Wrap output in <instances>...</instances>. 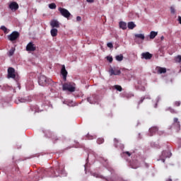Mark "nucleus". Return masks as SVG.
I'll return each mask as SVG.
<instances>
[{"label": "nucleus", "mask_w": 181, "mask_h": 181, "mask_svg": "<svg viewBox=\"0 0 181 181\" xmlns=\"http://www.w3.org/2000/svg\"><path fill=\"white\" fill-rule=\"evenodd\" d=\"M63 90L69 91L70 93H74L76 91V83L73 82H69L63 85Z\"/></svg>", "instance_id": "obj_1"}, {"label": "nucleus", "mask_w": 181, "mask_h": 181, "mask_svg": "<svg viewBox=\"0 0 181 181\" xmlns=\"http://www.w3.org/2000/svg\"><path fill=\"white\" fill-rule=\"evenodd\" d=\"M64 171V165L59 166V170H57V171H55L53 169H51L50 173H52V175H50V177H57L59 176L60 174L63 173Z\"/></svg>", "instance_id": "obj_2"}, {"label": "nucleus", "mask_w": 181, "mask_h": 181, "mask_svg": "<svg viewBox=\"0 0 181 181\" xmlns=\"http://www.w3.org/2000/svg\"><path fill=\"white\" fill-rule=\"evenodd\" d=\"M170 129H175L176 132L180 131V122L177 117L173 119V122L170 127Z\"/></svg>", "instance_id": "obj_3"}, {"label": "nucleus", "mask_w": 181, "mask_h": 181, "mask_svg": "<svg viewBox=\"0 0 181 181\" xmlns=\"http://www.w3.org/2000/svg\"><path fill=\"white\" fill-rule=\"evenodd\" d=\"M58 11L59 12H60L61 15L64 16V18H66V19H69V18L71 16V13H70V11H69V10L64 8L59 7L58 8Z\"/></svg>", "instance_id": "obj_4"}, {"label": "nucleus", "mask_w": 181, "mask_h": 181, "mask_svg": "<svg viewBox=\"0 0 181 181\" xmlns=\"http://www.w3.org/2000/svg\"><path fill=\"white\" fill-rule=\"evenodd\" d=\"M21 36V34L18 31H13L11 35H8V39L10 40V42H15V40H17L19 39V37Z\"/></svg>", "instance_id": "obj_5"}, {"label": "nucleus", "mask_w": 181, "mask_h": 181, "mask_svg": "<svg viewBox=\"0 0 181 181\" xmlns=\"http://www.w3.org/2000/svg\"><path fill=\"white\" fill-rule=\"evenodd\" d=\"M38 83L40 86H45L47 84H49V79H47V78L44 75H41L39 77Z\"/></svg>", "instance_id": "obj_6"}, {"label": "nucleus", "mask_w": 181, "mask_h": 181, "mask_svg": "<svg viewBox=\"0 0 181 181\" xmlns=\"http://www.w3.org/2000/svg\"><path fill=\"white\" fill-rule=\"evenodd\" d=\"M44 134L47 136V138H52L53 141H59V139L54 136L50 130H47L44 132Z\"/></svg>", "instance_id": "obj_7"}, {"label": "nucleus", "mask_w": 181, "mask_h": 181, "mask_svg": "<svg viewBox=\"0 0 181 181\" xmlns=\"http://www.w3.org/2000/svg\"><path fill=\"white\" fill-rule=\"evenodd\" d=\"M8 8L13 12H16V11H18L19 9V4H18V3H16V1H13L11 3H10Z\"/></svg>", "instance_id": "obj_8"}, {"label": "nucleus", "mask_w": 181, "mask_h": 181, "mask_svg": "<svg viewBox=\"0 0 181 181\" xmlns=\"http://www.w3.org/2000/svg\"><path fill=\"white\" fill-rule=\"evenodd\" d=\"M15 69L9 67L8 69V78H16Z\"/></svg>", "instance_id": "obj_9"}, {"label": "nucleus", "mask_w": 181, "mask_h": 181, "mask_svg": "<svg viewBox=\"0 0 181 181\" xmlns=\"http://www.w3.org/2000/svg\"><path fill=\"white\" fill-rule=\"evenodd\" d=\"M25 49L27 52H35L36 50V46L33 42H30L27 45Z\"/></svg>", "instance_id": "obj_10"}, {"label": "nucleus", "mask_w": 181, "mask_h": 181, "mask_svg": "<svg viewBox=\"0 0 181 181\" xmlns=\"http://www.w3.org/2000/svg\"><path fill=\"white\" fill-rule=\"evenodd\" d=\"M141 59H145L146 60H151L152 59V54L149 52H143L141 54Z\"/></svg>", "instance_id": "obj_11"}, {"label": "nucleus", "mask_w": 181, "mask_h": 181, "mask_svg": "<svg viewBox=\"0 0 181 181\" xmlns=\"http://www.w3.org/2000/svg\"><path fill=\"white\" fill-rule=\"evenodd\" d=\"M156 73H157V74H165V73H166V68L157 66L156 68Z\"/></svg>", "instance_id": "obj_12"}, {"label": "nucleus", "mask_w": 181, "mask_h": 181, "mask_svg": "<svg viewBox=\"0 0 181 181\" xmlns=\"http://www.w3.org/2000/svg\"><path fill=\"white\" fill-rule=\"evenodd\" d=\"M61 74L63 76V79L66 80L67 78V70H66V66L64 65H62V68L61 69Z\"/></svg>", "instance_id": "obj_13"}, {"label": "nucleus", "mask_w": 181, "mask_h": 181, "mask_svg": "<svg viewBox=\"0 0 181 181\" xmlns=\"http://www.w3.org/2000/svg\"><path fill=\"white\" fill-rule=\"evenodd\" d=\"M159 129L157 127H153L149 129V136H153L158 132Z\"/></svg>", "instance_id": "obj_14"}, {"label": "nucleus", "mask_w": 181, "mask_h": 181, "mask_svg": "<svg viewBox=\"0 0 181 181\" xmlns=\"http://www.w3.org/2000/svg\"><path fill=\"white\" fill-rule=\"evenodd\" d=\"M18 101L19 103H30V101H32V98L30 96L21 98L18 99Z\"/></svg>", "instance_id": "obj_15"}, {"label": "nucleus", "mask_w": 181, "mask_h": 181, "mask_svg": "<svg viewBox=\"0 0 181 181\" xmlns=\"http://www.w3.org/2000/svg\"><path fill=\"white\" fill-rule=\"evenodd\" d=\"M50 25L54 29V28H60V23H59V21H57V20H53L51 21Z\"/></svg>", "instance_id": "obj_16"}, {"label": "nucleus", "mask_w": 181, "mask_h": 181, "mask_svg": "<svg viewBox=\"0 0 181 181\" xmlns=\"http://www.w3.org/2000/svg\"><path fill=\"white\" fill-rule=\"evenodd\" d=\"M110 71V76H119V74H121L120 70L111 69Z\"/></svg>", "instance_id": "obj_17"}, {"label": "nucleus", "mask_w": 181, "mask_h": 181, "mask_svg": "<svg viewBox=\"0 0 181 181\" xmlns=\"http://www.w3.org/2000/svg\"><path fill=\"white\" fill-rule=\"evenodd\" d=\"M119 25L120 29H122L123 30H125V29H127V23L124 21H120Z\"/></svg>", "instance_id": "obj_18"}, {"label": "nucleus", "mask_w": 181, "mask_h": 181, "mask_svg": "<svg viewBox=\"0 0 181 181\" xmlns=\"http://www.w3.org/2000/svg\"><path fill=\"white\" fill-rule=\"evenodd\" d=\"M127 28H129V29L132 30L134 28H136V25H135V23H134V22L131 21L127 23Z\"/></svg>", "instance_id": "obj_19"}, {"label": "nucleus", "mask_w": 181, "mask_h": 181, "mask_svg": "<svg viewBox=\"0 0 181 181\" xmlns=\"http://www.w3.org/2000/svg\"><path fill=\"white\" fill-rule=\"evenodd\" d=\"M57 29L56 28H53L51 30L50 33L52 37H56V36H57Z\"/></svg>", "instance_id": "obj_20"}, {"label": "nucleus", "mask_w": 181, "mask_h": 181, "mask_svg": "<svg viewBox=\"0 0 181 181\" xmlns=\"http://www.w3.org/2000/svg\"><path fill=\"white\" fill-rule=\"evenodd\" d=\"M156 36H158V32L151 31L150 33V36H149L150 39H155Z\"/></svg>", "instance_id": "obj_21"}, {"label": "nucleus", "mask_w": 181, "mask_h": 181, "mask_svg": "<svg viewBox=\"0 0 181 181\" xmlns=\"http://www.w3.org/2000/svg\"><path fill=\"white\" fill-rule=\"evenodd\" d=\"M15 53V48L12 47L9 51H8V56L9 57L13 56Z\"/></svg>", "instance_id": "obj_22"}, {"label": "nucleus", "mask_w": 181, "mask_h": 181, "mask_svg": "<svg viewBox=\"0 0 181 181\" xmlns=\"http://www.w3.org/2000/svg\"><path fill=\"white\" fill-rule=\"evenodd\" d=\"M135 37H138L139 39L144 40L145 39V35L144 34H136Z\"/></svg>", "instance_id": "obj_23"}, {"label": "nucleus", "mask_w": 181, "mask_h": 181, "mask_svg": "<svg viewBox=\"0 0 181 181\" xmlns=\"http://www.w3.org/2000/svg\"><path fill=\"white\" fill-rule=\"evenodd\" d=\"M115 59L117 60V62H122V60H124V56H122V54L117 55L116 56Z\"/></svg>", "instance_id": "obj_24"}, {"label": "nucleus", "mask_w": 181, "mask_h": 181, "mask_svg": "<svg viewBox=\"0 0 181 181\" xmlns=\"http://www.w3.org/2000/svg\"><path fill=\"white\" fill-rule=\"evenodd\" d=\"M114 88H115V90H117V91H122V87L119 85H115L114 86Z\"/></svg>", "instance_id": "obj_25"}, {"label": "nucleus", "mask_w": 181, "mask_h": 181, "mask_svg": "<svg viewBox=\"0 0 181 181\" xmlns=\"http://www.w3.org/2000/svg\"><path fill=\"white\" fill-rule=\"evenodd\" d=\"M97 144H98V145H101V144H104V139L103 138H98L97 139Z\"/></svg>", "instance_id": "obj_26"}, {"label": "nucleus", "mask_w": 181, "mask_h": 181, "mask_svg": "<svg viewBox=\"0 0 181 181\" xmlns=\"http://www.w3.org/2000/svg\"><path fill=\"white\" fill-rule=\"evenodd\" d=\"M175 60L176 63H181V55H177Z\"/></svg>", "instance_id": "obj_27"}, {"label": "nucleus", "mask_w": 181, "mask_h": 181, "mask_svg": "<svg viewBox=\"0 0 181 181\" xmlns=\"http://www.w3.org/2000/svg\"><path fill=\"white\" fill-rule=\"evenodd\" d=\"M49 9H56V4L52 3L49 4Z\"/></svg>", "instance_id": "obj_28"}, {"label": "nucleus", "mask_w": 181, "mask_h": 181, "mask_svg": "<svg viewBox=\"0 0 181 181\" xmlns=\"http://www.w3.org/2000/svg\"><path fill=\"white\" fill-rule=\"evenodd\" d=\"M1 30H3L4 33H8V28H6V27H5L4 25H2L1 27Z\"/></svg>", "instance_id": "obj_29"}, {"label": "nucleus", "mask_w": 181, "mask_h": 181, "mask_svg": "<svg viewBox=\"0 0 181 181\" xmlns=\"http://www.w3.org/2000/svg\"><path fill=\"white\" fill-rule=\"evenodd\" d=\"M168 111H170V112H171V114H177V112H176V110H175V109H173L172 107H169Z\"/></svg>", "instance_id": "obj_30"}, {"label": "nucleus", "mask_w": 181, "mask_h": 181, "mask_svg": "<svg viewBox=\"0 0 181 181\" xmlns=\"http://www.w3.org/2000/svg\"><path fill=\"white\" fill-rule=\"evenodd\" d=\"M106 59H107V61L109 62V63H112V60H113L112 57L108 56L106 57Z\"/></svg>", "instance_id": "obj_31"}, {"label": "nucleus", "mask_w": 181, "mask_h": 181, "mask_svg": "<svg viewBox=\"0 0 181 181\" xmlns=\"http://www.w3.org/2000/svg\"><path fill=\"white\" fill-rule=\"evenodd\" d=\"M114 141H115V146L117 148V146H118V143L119 142V141L118 140V139H115Z\"/></svg>", "instance_id": "obj_32"}, {"label": "nucleus", "mask_w": 181, "mask_h": 181, "mask_svg": "<svg viewBox=\"0 0 181 181\" xmlns=\"http://www.w3.org/2000/svg\"><path fill=\"white\" fill-rule=\"evenodd\" d=\"M107 47H110V49H112V47H114V45H112V42H108L107 44Z\"/></svg>", "instance_id": "obj_33"}, {"label": "nucleus", "mask_w": 181, "mask_h": 181, "mask_svg": "<svg viewBox=\"0 0 181 181\" xmlns=\"http://www.w3.org/2000/svg\"><path fill=\"white\" fill-rule=\"evenodd\" d=\"M92 176H94V177H101V175H99L95 173H92Z\"/></svg>", "instance_id": "obj_34"}, {"label": "nucleus", "mask_w": 181, "mask_h": 181, "mask_svg": "<svg viewBox=\"0 0 181 181\" xmlns=\"http://www.w3.org/2000/svg\"><path fill=\"white\" fill-rule=\"evenodd\" d=\"M180 104H181L180 101H176L175 103V107H180Z\"/></svg>", "instance_id": "obj_35"}, {"label": "nucleus", "mask_w": 181, "mask_h": 181, "mask_svg": "<svg viewBox=\"0 0 181 181\" xmlns=\"http://www.w3.org/2000/svg\"><path fill=\"white\" fill-rule=\"evenodd\" d=\"M122 155H127L129 156H131V153H129V151H124L122 153Z\"/></svg>", "instance_id": "obj_36"}, {"label": "nucleus", "mask_w": 181, "mask_h": 181, "mask_svg": "<svg viewBox=\"0 0 181 181\" xmlns=\"http://www.w3.org/2000/svg\"><path fill=\"white\" fill-rule=\"evenodd\" d=\"M170 12L171 13H175L176 11L175 10V8L170 7Z\"/></svg>", "instance_id": "obj_37"}, {"label": "nucleus", "mask_w": 181, "mask_h": 181, "mask_svg": "<svg viewBox=\"0 0 181 181\" xmlns=\"http://www.w3.org/2000/svg\"><path fill=\"white\" fill-rule=\"evenodd\" d=\"M144 100H145V97H142L141 99L139 101V104H142Z\"/></svg>", "instance_id": "obj_38"}, {"label": "nucleus", "mask_w": 181, "mask_h": 181, "mask_svg": "<svg viewBox=\"0 0 181 181\" xmlns=\"http://www.w3.org/2000/svg\"><path fill=\"white\" fill-rule=\"evenodd\" d=\"M76 21L77 22H81V16H77L76 17Z\"/></svg>", "instance_id": "obj_39"}, {"label": "nucleus", "mask_w": 181, "mask_h": 181, "mask_svg": "<svg viewBox=\"0 0 181 181\" xmlns=\"http://www.w3.org/2000/svg\"><path fill=\"white\" fill-rule=\"evenodd\" d=\"M86 2H88L89 4H93L94 2V0H86Z\"/></svg>", "instance_id": "obj_40"}, {"label": "nucleus", "mask_w": 181, "mask_h": 181, "mask_svg": "<svg viewBox=\"0 0 181 181\" xmlns=\"http://www.w3.org/2000/svg\"><path fill=\"white\" fill-rule=\"evenodd\" d=\"M87 101H88V103H90V104H92V103H91V98H87Z\"/></svg>", "instance_id": "obj_41"}, {"label": "nucleus", "mask_w": 181, "mask_h": 181, "mask_svg": "<svg viewBox=\"0 0 181 181\" xmlns=\"http://www.w3.org/2000/svg\"><path fill=\"white\" fill-rule=\"evenodd\" d=\"M33 108H36V106H33V107H30V110H31L32 111H33Z\"/></svg>", "instance_id": "obj_42"}, {"label": "nucleus", "mask_w": 181, "mask_h": 181, "mask_svg": "<svg viewBox=\"0 0 181 181\" xmlns=\"http://www.w3.org/2000/svg\"><path fill=\"white\" fill-rule=\"evenodd\" d=\"M160 39H161V40H163V39H165V37L161 36Z\"/></svg>", "instance_id": "obj_43"}, {"label": "nucleus", "mask_w": 181, "mask_h": 181, "mask_svg": "<svg viewBox=\"0 0 181 181\" xmlns=\"http://www.w3.org/2000/svg\"><path fill=\"white\" fill-rule=\"evenodd\" d=\"M165 153V151L163 152V155Z\"/></svg>", "instance_id": "obj_44"}]
</instances>
